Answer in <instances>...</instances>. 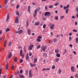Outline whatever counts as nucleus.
I'll return each instance as SVG.
<instances>
[{
	"mask_svg": "<svg viewBox=\"0 0 78 78\" xmlns=\"http://www.w3.org/2000/svg\"><path fill=\"white\" fill-rule=\"evenodd\" d=\"M55 27L54 24H51V26H50V28L51 30H53L54 29V27Z\"/></svg>",
	"mask_w": 78,
	"mask_h": 78,
	"instance_id": "0eeeda50",
	"label": "nucleus"
},
{
	"mask_svg": "<svg viewBox=\"0 0 78 78\" xmlns=\"http://www.w3.org/2000/svg\"><path fill=\"white\" fill-rule=\"evenodd\" d=\"M73 32H77V30H75V29H74L73 31Z\"/></svg>",
	"mask_w": 78,
	"mask_h": 78,
	"instance_id": "603ef678",
	"label": "nucleus"
},
{
	"mask_svg": "<svg viewBox=\"0 0 78 78\" xmlns=\"http://www.w3.org/2000/svg\"><path fill=\"white\" fill-rule=\"evenodd\" d=\"M42 37L41 36H39L37 37V41L39 42H40L41 41V39L42 38Z\"/></svg>",
	"mask_w": 78,
	"mask_h": 78,
	"instance_id": "f03ea898",
	"label": "nucleus"
},
{
	"mask_svg": "<svg viewBox=\"0 0 78 78\" xmlns=\"http://www.w3.org/2000/svg\"><path fill=\"white\" fill-rule=\"evenodd\" d=\"M55 53H58L59 52V50H58V49L55 50Z\"/></svg>",
	"mask_w": 78,
	"mask_h": 78,
	"instance_id": "473e14b6",
	"label": "nucleus"
},
{
	"mask_svg": "<svg viewBox=\"0 0 78 78\" xmlns=\"http://www.w3.org/2000/svg\"><path fill=\"white\" fill-rule=\"evenodd\" d=\"M76 43H78V37H76Z\"/></svg>",
	"mask_w": 78,
	"mask_h": 78,
	"instance_id": "c85d7f7f",
	"label": "nucleus"
},
{
	"mask_svg": "<svg viewBox=\"0 0 78 78\" xmlns=\"http://www.w3.org/2000/svg\"><path fill=\"white\" fill-rule=\"evenodd\" d=\"M6 41H4V46H5V47H6Z\"/></svg>",
	"mask_w": 78,
	"mask_h": 78,
	"instance_id": "c03bdc74",
	"label": "nucleus"
},
{
	"mask_svg": "<svg viewBox=\"0 0 78 78\" xmlns=\"http://www.w3.org/2000/svg\"><path fill=\"white\" fill-rule=\"evenodd\" d=\"M30 67H35V66H36V65L35 64H33L31 63H30Z\"/></svg>",
	"mask_w": 78,
	"mask_h": 78,
	"instance_id": "9b49d317",
	"label": "nucleus"
},
{
	"mask_svg": "<svg viewBox=\"0 0 78 78\" xmlns=\"http://www.w3.org/2000/svg\"><path fill=\"white\" fill-rule=\"evenodd\" d=\"M50 70V68H48L45 69V68H44L43 69L42 71H44V70H45V71H46L47 70Z\"/></svg>",
	"mask_w": 78,
	"mask_h": 78,
	"instance_id": "4468645a",
	"label": "nucleus"
},
{
	"mask_svg": "<svg viewBox=\"0 0 78 78\" xmlns=\"http://www.w3.org/2000/svg\"><path fill=\"white\" fill-rule=\"evenodd\" d=\"M23 52V51L22 49H21L20 50V56H22V58H23V57H24V55L22 54V52Z\"/></svg>",
	"mask_w": 78,
	"mask_h": 78,
	"instance_id": "39448f33",
	"label": "nucleus"
},
{
	"mask_svg": "<svg viewBox=\"0 0 78 78\" xmlns=\"http://www.w3.org/2000/svg\"><path fill=\"white\" fill-rule=\"evenodd\" d=\"M53 7V5H49V8H52Z\"/></svg>",
	"mask_w": 78,
	"mask_h": 78,
	"instance_id": "c9c22d12",
	"label": "nucleus"
},
{
	"mask_svg": "<svg viewBox=\"0 0 78 78\" xmlns=\"http://www.w3.org/2000/svg\"><path fill=\"white\" fill-rule=\"evenodd\" d=\"M53 41L54 42H56V41H58V39L54 38V39H53Z\"/></svg>",
	"mask_w": 78,
	"mask_h": 78,
	"instance_id": "4be33fe9",
	"label": "nucleus"
},
{
	"mask_svg": "<svg viewBox=\"0 0 78 78\" xmlns=\"http://www.w3.org/2000/svg\"><path fill=\"white\" fill-rule=\"evenodd\" d=\"M69 8V5H67L66 7L64 6L63 7V9H66V8Z\"/></svg>",
	"mask_w": 78,
	"mask_h": 78,
	"instance_id": "dca6fc26",
	"label": "nucleus"
},
{
	"mask_svg": "<svg viewBox=\"0 0 78 78\" xmlns=\"http://www.w3.org/2000/svg\"><path fill=\"white\" fill-rule=\"evenodd\" d=\"M8 0H5L4 3L5 4H7L8 3Z\"/></svg>",
	"mask_w": 78,
	"mask_h": 78,
	"instance_id": "7c9ffc66",
	"label": "nucleus"
},
{
	"mask_svg": "<svg viewBox=\"0 0 78 78\" xmlns=\"http://www.w3.org/2000/svg\"><path fill=\"white\" fill-rule=\"evenodd\" d=\"M32 75H33V74L31 73V70H30L29 71V77L30 78H32Z\"/></svg>",
	"mask_w": 78,
	"mask_h": 78,
	"instance_id": "20e7f679",
	"label": "nucleus"
},
{
	"mask_svg": "<svg viewBox=\"0 0 78 78\" xmlns=\"http://www.w3.org/2000/svg\"><path fill=\"white\" fill-rule=\"evenodd\" d=\"M56 56H57V57H58V58L60 57V55L59 53L57 54L56 55Z\"/></svg>",
	"mask_w": 78,
	"mask_h": 78,
	"instance_id": "c756f323",
	"label": "nucleus"
},
{
	"mask_svg": "<svg viewBox=\"0 0 78 78\" xmlns=\"http://www.w3.org/2000/svg\"><path fill=\"white\" fill-rule=\"evenodd\" d=\"M16 14L17 15L19 16V12H16Z\"/></svg>",
	"mask_w": 78,
	"mask_h": 78,
	"instance_id": "864d4df0",
	"label": "nucleus"
},
{
	"mask_svg": "<svg viewBox=\"0 0 78 78\" xmlns=\"http://www.w3.org/2000/svg\"><path fill=\"white\" fill-rule=\"evenodd\" d=\"M37 61V58H35L34 59V63H36Z\"/></svg>",
	"mask_w": 78,
	"mask_h": 78,
	"instance_id": "2eb2a0df",
	"label": "nucleus"
},
{
	"mask_svg": "<svg viewBox=\"0 0 78 78\" xmlns=\"http://www.w3.org/2000/svg\"><path fill=\"white\" fill-rule=\"evenodd\" d=\"M11 56H12V52H10L8 55V58L9 59H10V58H11Z\"/></svg>",
	"mask_w": 78,
	"mask_h": 78,
	"instance_id": "1a4fd4ad",
	"label": "nucleus"
},
{
	"mask_svg": "<svg viewBox=\"0 0 78 78\" xmlns=\"http://www.w3.org/2000/svg\"><path fill=\"white\" fill-rule=\"evenodd\" d=\"M17 58L16 57L14 59V61L15 62H17Z\"/></svg>",
	"mask_w": 78,
	"mask_h": 78,
	"instance_id": "a19ab883",
	"label": "nucleus"
},
{
	"mask_svg": "<svg viewBox=\"0 0 78 78\" xmlns=\"http://www.w3.org/2000/svg\"><path fill=\"white\" fill-rule=\"evenodd\" d=\"M43 56H45V57H47V55L45 53H44L43 54Z\"/></svg>",
	"mask_w": 78,
	"mask_h": 78,
	"instance_id": "2f4dec72",
	"label": "nucleus"
},
{
	"mask_svg": "<svg viewBox=\"0 0 78 78\" xmlns=\"http://www.w3.org/2000/svg\"><path fill=\"white\" fill-rule=\"evenodd\" d=\"M71 39H72V37H69V41H71Z\"/></svg>",
	"mask_w": 78,
	"mask_h": 78,
	"instance_id": "bf43d9fd",
	"label": "nucleus"
},
{
	"mask_svg": "<svg viewBox=\"0 0 78 78\" xmlns=\"http://www.w3.org/2000/svg\"><path fill=\"white\" fill-rule=\"evenodd\" d=\"M15 23H19V20H18V18H16V20L15 21Z\"/></svg>",
	"mask_w": 78,
	"mask_h": 78,
	"instance_id": "412c9836",
	"label": "nucleus"
},
{
	"mask_svg": "<svg viewBox=\"0 0 78 78\" xmlns=\"http://www.w3.org/2000/svg\"><path fill=\"white\" fill-rule=\"evenodd\" d=\"M9 46H10L11 45V42H10L9 43V44L8 45Z\"/></svg>",
	"mask_w": 78,
	"mask_h": 78,
	"instance_id": "052dcab7",
	"label": "nucleus"
},
{
	"mask_svg": "<svg viewBox=\"0 0 78 78\" xmlns=\"http://www.w3.org/2000/svg\"><path fill=\"white\" fill-rule=\"evenodd\" d=\"M50 13L49 12H47L45 13L44 16H50Z\"/></svg>",
	"mask_w": 78,
	"mask_h": 78,
	"instance_id": "7ed1b4c3",
	"label": "nucleus"
},
{
	"mask_svg": "<svg viewBox=\"0 0 78 78\" xmlns=\"http://www.w3.org/2000/svg\"><path fill=\"white\" fill-rule=\"evenodd\" d=\"M27 33L28 35H30V31H31L30 29H27Z\"/></svg>",
	"mask_w": 78,
	"mask_h": 78,
	"instance_id": "f3484780",
	"label": "nucleus"
},
{
	"mask_svg": "<svg viewBox=\"0 0 78 78\" xmlns=\"http://www.w3.org/2000/svg\"><path fill=\"white\" fill-rule=\"evenodd\" d=\"M23 33V30H21L18 31V34H21Z\"/></svg>",
	"mask_w": 78,
	"mask_h": 78,
	"instance_id": "6ab92c4d",
	"label": "nucleus"
},
{
	"mask_svg": "<svg viewBox=\"0 0 78 78\" xmlns=\"http://www.w3.org/2000/svg\"><path fill=\"white\" fill-rule=\"evenodd\" d=\"M60 8H62V7H63V6L62 5H61L60 6Z\"/></svg>",
	"mask_w": 78,
	"mask_h": 78,
	"instance_id": "0e129e2a",
	"label": "nucleus"
},
{
	"mask_svg": "<svg viewBox=\"0 0 78 78\" xmlns=\"http://www.w3.org/2000/svg\"><path fill=\"white\" fill-rule=\"evenodd\" d=\"M26 60H28L29 59V56H28V53H27L26 57Z\"/></svg>",
	"mask_w": 78,
	"mask_h": 78,
	"instance_id": "f8f14e48",
	"label": "nucleus"
},
{
	"mask_svg": "<svg viewBox=\"0 0 78 78\" xmlns=\"http://www.w3.org/2000/svg\"><path fill=\"white\" fill-rule=\"evenodd\" d=\"M55 68V66H52V69H54Z\"/></svg>",
	"mask_w": 78,
	"mask_h": 78,
	"instance_id": "3c124183",
	"label": "nucleus"
},
{
	"mask_svg": "<svg viewBox=\"0 0 78 78\" xmlns=\"http://www.w3.org/2000/svg\"><path fill=\"white\" fill-rule=\"evenodd\" d=\"M23 62V60L22 59H20V63H22Z\"/></svg>",
	"mask_w": 78,
	"mask_h": 78,
	"instance_id": "5fc2aeb1",
	"label": "nucleus"
},
{
	"mask_svg": "<svg viewBox=\"0 0 78 78\" xmlns=\"http://www.w3.org/2000/svg\"><path fill=\"white\" fill-rule=\"evenodd\" d=\"M31 55H32V54H31V53L30 52L29 53V56H31Z\"/></svg>",
	"mask_w": 78,
	"mask_h": 78,
	"instance_id": "e2e57ef3",
	"label": "nucleus"
},
{
	"mask_svg": "<svg viewBox=\"0 0 78 78\" xmlns=\"http://www.w3.org/2000/svg\"><path fill=\"white\" fill-rule=\"evenodd\" d=\"M39 24H40L39 22H36L35 23V25L36 26H37L38 25H39Z\"/></svg>",
	"mask_w": 78,
	"mask_h": 78,
	"instance_id": "aec40b11",
	"label": "nucleus"
},
{
	"mask_svg": "<svg viewBox=\"0 0 78 78\" xmlns=\"http://www.w3.org/2000/svg\"><path fill=\"white\" fill-rule=\"evenodd\" d=\"M24 51L25 52H26V48H25V47H24L23 48Z\"/></svg>",
	"mask_w": 78,
	"mask_h": 78,
	"instance_id": "a18cd8bd",
	"label": "nucleus"
},
{
	"mask_svg": "<svg viewBox=\"0 0 78 78\" xmlns=\"http://www.w3.org/2000/svg\"><path fill=\"white\" fill-rule=\"evenodd\" d=\"M34 47V45H30L29 47L28 50H32V48H33Z\"/></svg>",
	"mask_w": 78,
	"mask_h": 78,
	"instance_id": "423d86ee",
	"label": "nucleus"
},
{
	"mask_svg": "<svg viewBox=\"0 0 78 78\" xmlns=\"http://www.w3.org/2000/svg\"><path fill=\"white\" fill-rule=\"evenodd\" d=\"M9 29V28H7L6 30V32H7V31H10Z\"/></svg>",
	"mask_w": 78,
	"mask_h": 78,
	"instance_id": "f704fd0d",
	"label": "nucleus"
},
{
	"mask_svg": "<svg viewBox=\"0 0 78 78\" xmlns=\"http://www.w3.org/2000/svg\"><path fill=\"white\" fill-rule=\"evenodd\" d=\"M64 51H64V52L63 53V55H65V54H66V52H67V51H68L67 50H66V49H64Z\"/></svg>",
	"mask_w": 78,
	"mask_h": 78,
	"instance_id": "5701e85b",
	"label": "nucleus"
},
{
	"mask_svg": "<svg viewBox=\"0 0 78 78\" xmlns=\"http://www.w3.org/2000/svg\"><path fill=\"white\" fill-rule=\"evenodd\" d=\"M15 67V66H12L11 67L12 69L13 70L14 68Z\"/></svg>",
	"mask_w": 78,
	"mask_h": 78,
	"instance_id": "49530a36",
	"label": "nucleus"
},
{
	"mask_svg": "<svg viewBox=\"0 0 78 78\" xmlns=\"http://www.w3.org/2000/svg\"><path fill=\"white\" fill-rule=\"evenodd\" d=\"M45 9H47V6H45Z\"/></svg>",
	"mask_w": 78,
	"mask_h": 78,
	"instance_id": "338daca9",
	"label": "nucleus"
},
{
	"mask_svg": "<svg viewBox=\"0 0 78 78\" xmlns=\"http://www.w3.org/2000/svg\"><path fill=\"white\" fill-rule=\"evenodd\" d=\"M10 17V16H9V14H7V19L6 20V21L8 22V20H9V17Z\"/></svg>",
	"mask_w": 78,
	"mask_h": 78,
	"instance_id": "ddd939ff",
	"label": "nucleus"
},
{
	"mask_svg": "<svg viewBox=\"0 0 78 78\" xmlns=\"http://www.w3.org/2000/svg\"><path fill=\"white\" fill-rule=\"evenodd\" d=\"M55 20H58V16H55Z\"/></svg>",
	"mask_w": 78,
	"mask_h": 78,
	"instance_id": "a878e982",
	"label": "nucleus"
},
{
	"mask_svg": "<svg viewBox=\"0 0 78 78\" xmlns=\"http://www.w3.org/2000/svg\"><path fill=\"white\" fill-rule=\"evenodd\" d=\"M20 78H25V77L23 76H20Z\"/></svg>",
	"mask_w": 78,
	"mask_h": 78,
	"instance_id": "58836bf2",
	"label": "nucleus"
},
{
	"mask_svg": "<svg viewBox=\"0 0 78 78\" xmlns=\"http://www.w3.org/2000/svg\"><path fill=\"white\" fill-rule=\"evenodd\" d=\"M40 10V8L36 9L34 10V12L33 14V16L34 17H36V16H37V12Z\"/></svg>",
	"mask_w": 78,
	"mask_h": 78,
	"instance_id": "f257e3e1",
	"label": "nucleus"
},
{
	"mask_svg": "<svg viewBox=\"0 0 78 78\" xmlns=\"http://www.w3.org/2000/svg\"><path fill=\"white\" fill-rule=\"evenodd\" d=\"M28 21H27L26 22V26L27 27H28Z\"/></svg>",
	"mask_w": 78,
	"mask_h": 78,
	"instance_id": "4c0bfd02",
	"label": "nucleus"
},
{
	"mask_svg": "<svg viewBox=\"0 0 78 78\" xmlns=\"http://www.w3.org/2000/svg\"><path fill=\"white\" fill-rule=\"evenodd\" d=\"M72 19H75V16H72L71 17Z\"/></svg>",
	"mask_w": 78,
	"mask_h": 78,
	"instance_id": "de8ad7c7",
	"label": "nucleus"
},
{
	"mask_svg": "<svg viewBox=\"0 0 78 78\" xmlns=\"http://www.w3.org/2000/svg\"><path fill=\"white\" fill-rule=\"evenodd\" d=\"M45 27H46V25H45V24L43 26V28H44V29H45Z\"/></svg>",
	"mask_w": 78,
	"mask_h": 78,
	"instance_id": "37998d69",
	"label": "nucleus"
},
{
	"mask_svg": "<svg viewBox=\"0 0 78 78\" xmlns=\"http://www.w3.org/2000/svg\"><path fill=\"white\" fill-rule=\"evenodd\" d=\"M30 6H28V11L29 12H30Z\"/></svg>",
	"mask_w": 78,
	"mask_h": 78,
	"instance_id": "cd10ccee",
	"label": "nucleus"
},
{
	"mask_svg": "<svg viewBox=\"0 0 78 78\" xmlns=\"http://www.w3.org/2000/svg\"><path fill=\"white\" fill-rule=\"evenodd\" d=\"M50 44H51L52 42V40H50L49 41V42Z\"/></svg>",
	"mask_w": 78,
	"mask_h": 78,
	"instance_id": "8fccbe9b",
	"label": "nucleus"
},
{
	"mask_svg": "<svg viewBox=\"0 0 78 78\" xmlns=\"http://www.w3.org/2000/svg\"><path fill=\"white\" fill-rule=\"evenodd\" d=\"M43 19L44 20H46V19H46V18H43Z\"/></svg>",
	"mask_w": 78,
	"mask_h": 78,
	"instance_id": "680f3d73",
	"label": "nucleus"
},
{
	"mask_svg": "<svg viewBox=\"0 0 78 78\" xmlns=\"http://www.w3.org/2000/svg\"><path fill=\"white\" fill-rule=\"evenodd\" d=\"M42 49L44 52H45V49H47V47L45 46H44L43 47Z\"/></svg>",
	"mask_w": 78,
	"mask_h": 78,
	"instance_id": "9d476101",
	"label": "nucleus"
},
{
	"mask_svg": "<svg viewBox=\"0 0 78 78\" xmlns=\"http://www.w3.org/2000/svg\"><path fill=\"white\" fill-rule=\"evenodd\" d=\"M63 18H64V16H61L60 17V19L61 20H62Z\"/></svg>",
	"mask_w": 78,
	"mask_h": 78,
	"instance_id": "e433bc0d",
	"label": "nucleus"
},
{
	"mask_svg": "<svg viewBox=\"0 0 78 78\" xmlns=\"http://www.w3.org/2000/svg\"><path fill=\"white\" fill-rule=\"evenodd\" d=\"M68 11H69V9H67L66 10V14H67L68 13Z\"/></svg>",
	"mask_w": 78,
	"mask_h": 78,
	"instance_id": "72a5a7b5",
	"label": "nucleus"
},
{
	"mask_svg": "<svg viewBox=\"0 0 78 78\" xmlns=\"http://www.w3.org/2000/svg\"><path fill=\"white\" fill-rule=\"evenodd\" d=\"M71 69L72 72H75V71H74L75 68H74V67H73V66H71Z\"/></svg>",
	"mask_w": 78,
	"mask_h": 78,
	"instance_id": "6e6552de",
	"label": "nucleus"
},
{
	"mask_svg": "<svg viewBox=\"0 0 78 78\" xmlns=\"http://www.w3.org/2000/svg\"><path fill=\"white\" fill-rule=\"evenodd\" d=\"M59 5V3L58 2H56L55 4H54V6H58Z\"/></svg>",
	"mask_w": 78,
	"mask_h": 78,
	"instance_id": "393cba45",
	"label": "nucleus"
},
{
	"mask_svg": "<svg viewBox=\"0 0 78 78\" xmlns=\"http://www.w3.org/2000/svg\"><path fill=\"white\" fill-rule=\"evenodd\" d=\"M59 36H60V35H59L58 34L56 36L57 38H58V37H59Z\"/></svg>",
	"mask_w": 78,
	"mask_h": 78,
	"instance_id": "4d7b16f0",
	"label": "nucleus"
},
{
	"mask_svg": "<svg viewBox=\"0 0 78 78\" xmlns=\"http://www.w3.org/2000/svg\"><path fill=\"white\" fill-rule=\"evenodd\" d=\"M78 74H76L75 75V77H76V78H77L78 77Z\"/></svg>",
	"mask_w": 78,
	"mask_h": 78,
	"instance_id": "09e8293b",
	"label": "nucleus"
},
{
	"mask_svg": "<svg viewBox=\"0 0 78 78\" xmlns=\"http://www.w3.org/2000/svg\"><path fill=\"white\" fill-rule=\"evenodd\" d=\"M59 59L58 58H57L55 60H56V62H58V61H59Z\"/></svg>",
	"mask_w": 78,
	"mask_h": 78,
	"instance_id": "ea45409f",
	"label": "nucleus"
},
{
	"mask_svg": "<svg viewBox=\"0 0 78 78\" xmlns=\"http://www.w3.org/2000/svg\"><path fill=\"white\" fill-rule=\"evenodd\" d=\"M8 63H7L5 66V69L7 70H8Z\"/></svg>",
	"mask_w": 78,
	"mask_h": 78,
	"instance_id": "a211bd4d",
	"label": "nucleus"
},
{
	"mask_svg": "<svg viewBox=\"0 0 78 78\" xmlns=\"http://www.w3.org/2000/svg\"><path fill=\"white\" fill-rule=\"evenodd\" d=\"M62 72V71L61 70V69H58V73H59V74H60V73H61Z\"/></svg>",
	"mask_w": 78,
	"mask_h": 78,
	"instance_id": "bb28decb",
	"label": "nucleus"
},
{
	"mask_svg": "<svg viewBox=\"0 0 78 78\" xmlns=\"http://www.w3.org/2000/svg\"><path fill=\"white\" fill-rule=\"evenodd\" d=\"M20 73H23V70H21L20 71Z\"/></svg>",
	"mask_w": 78,
	"mask_h": 78,
	"instance_id": "6e6d98bb",
	"label": "nucleus"
},
{
	"mask_svg": "<svg viewBox=\"0 0 78 78\" xmlns=\"http://www.w3.org/2000/svg\"><path fill=\"white\" fill-rule=\"evenodd\" d=\"M19 8V5H18L16 6V8H17V9H18V8Z\"/></svg>",
	"mask_w": 78,
	"mask_h": 78,
	"instance_id": "13d9d810",
	"label": "nucleus"
},
{
	"mask_svg": "<svg viewBox=\"0 0 78 78\" xmlns=\"http://www.w3.org/2000/svg\"><path fill=\"white\" fill-rule=\"evenodd\" d=\"M72 33H70L69 34V36H72Z\"/></svg>",
	"mask_w": 78,
	"mask_h": 78,
	"instance_id": "69168bd1",
	"label": "nucleus"
},
{
	"mask_svg": "<svg viewBox=\"0 0 78 78\" xmlns=\"http://www.w3.org/2000/svg\"><path fill=\"white\" fill-rule=\"evenodd\" d=\"M76 9L77 13H78V7L76 6Z\"/></svg>",
	"mask_w": 78,
	"mask_h": 78,
	"instance_id": "b1692460",
	"label": "nucleus"
},
{
	"mask_svg": "<svg viewBox=\"0 0 78 78\" xmlns=\"http://www.w3.org/2000/svg\"><path fill=\"white\" fill-rule=\"evenodd\" d=\"M41 48V45H39L37 47V49H39V48Z\"/></svg>",
	"mask_w": 78,
	"mask_h": 78,
	"instance_id": "79ce46f5",
	"label": "nucleus"
},
{
	"mask_svg": "<svg viewBox=\"0 0 78 78\" xmlns=\"http://www.w3.org/2000/svg\"><path fill=\"white\" fill-rule=\"evenodd\" d=\"M19 48H22V47L20 46H19L18 47Z\"/></svg>",
	"mask_w": 78,
	"mask_h": 78,
	"instance_id": "774afa93",
	"label": "nucleus"
}]
</instances>
